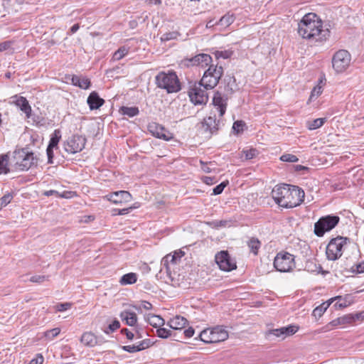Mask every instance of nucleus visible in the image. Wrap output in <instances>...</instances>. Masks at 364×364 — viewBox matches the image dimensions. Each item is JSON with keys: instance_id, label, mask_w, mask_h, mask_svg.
I'll list each match as a JSON object with an SVG mask.
<instances>
[{"instance_id": "obj_1", "label": "nucleus", "mask_w": 364, "mask_h": 364, "mask_svg": "<svg viewBox=\"0 0 364 364\" xmlns=\"http://www.w3.org/2000/svg\"><path fill=\"white\" fill-rule=\"evenodd\" d=\"M329 30L323 28V22L314 13L304 15L298 23V33L303 38L312 42L326 41L329 36Z\"/></svg>"}, {"instance_id": "obj_2", "label": "nucleus", "mask_w": 364, "mask_h": 364, "mask_svg": "<svg viewBox=\"0 0 364 364\" xmlns=\"http://www.w3.org/2000/svg\"><path fill=\"white\" fill-rule=\"evenodd\" d=\"M272 196L279 206L291 208L299 205L304 201V191L296 186L282 184L272 189Z\"/></svg>"}, {"instance_id": "obj_3", "label": "nucleus", "mask_w": 364, "mask_h": 364, "mask_svg": "<svg viewBox=\"0 0 364 364\" xmlns=\"http://www.w3.org/2000/svg\"><path fill=\"white\" fill-rule=\"evenodd\" d=\"M223 81L225 83L224 87L225 94L222 95V94L218 91L215 93L213 100V104L219 112L220 117L223 116L225 113L228 95L233 92V87L235 86V80L232 77H225Z\"/></svg>"}, {"instance_id": "obj_4", "label": "nucleus", "mask_w": 364, "mask_h": 364, "mask_svg": "<svg viewBox=\"0 0 364 364\" xmlns=\"http://www.w3.org/2000/svg\"><path fill=\"white\" fill-rule=\"evenodd\" d=\"M156 84L158 87L166 90L168 93L177 92L181 90L179 80L174 72L159 73L156 76Z\"/></svg>"}, {"instance_id": "obj_5", "label": "nucleus", "mask_w": 364, "mask_h": 364, "mask_svg": "<svg viewBox=\"0 0 364 364\" xmlns=\"http://www.w3.org/2000/svg\"><path fill=\"white\" fill-rule=\"evenodd\" d=\"M223 74L222 66L210 65L208 69L204 73L200 81V85L205 90L214 88L219 82Z\"/></svg>"}, {"instance_id": "obj_6", "label": "nucleus", "mask_w": 364, "mask_h": 364, "mask_svg": "<svg viewBox=\"0 0 364 364\" xmlns=\"http://www.w3.org/2000/svg\"><path fill=\"white\" fill-rule=\"evenodd\" d=\"M199 337L205 343H219L228 339V333L223 326H218L202 331Z\"/></svg>"}, {"instance_id": "obj_7", "label": "nucleus", "mask_w": 364, "mask_h": 364, "mask_svg": "<svg viewBox=\"0 0 364 364\" xmlns=\"http://www.w3.org/2000/svg\"><path fill=\"white\" fill-rule=\"evenodd\" d=\"M294 256L287 252H280L274 259V267L280 272H289L295 267Z\"/></svg>"}, {"instance_id": "obj_8", "label": "nucleus", "mask_w": 364, "mask_h": 364, "mask_svg": "<svg viewBox=\"0 0 364 364\" xmlns=\"http://www.w3.org/2000/svg\"><path fill=\"white\" fill-rule=\"evenodd\" d=\"M340 218L337 215H328L321 217L314 224V233L318 237H322L325 232L333 229L339 223Z\"/></svg>"}, {"instance_id": "obj_9", "label": "nucleus", "mask_w": 364, "mask_h": 364, "mask_svg": "<svg viewBox=\"0 0 364 364\" xmlns=\"http://www.w3.org/2000/svg\"><path fill=\"white\" fill-rule=\"evenodd\" d=\"M348 238L343 237H337L333 238L326 247V254L328 259L336 260L341 257L343 254V246L347 244Z\"/></svg>"}, {"instance_id": "obj_10", "label": "nucleus", "mask_w": 364, "mask_h": 364, "mask_svg": "<svg viewBox=\"0 0 364 364\" xmlns=\"http://www.w3.org/2000/svg\"><path fill=\"white\" fill-rule=\"evenodd\" d=\"M14 158L16 160V168L21 171L28 170L34 164L35 160L33 154L24 149L16 150L14 152Z\"/></svg>"}, {"instance_id": "obj_11", "label": "nucleus", "mask_w": 364, "mask_h": 364, "mask_svg": "<svg viewBox=\"0 0 364 364\" xmlns=\"http://www.w3.org/2000/svg\"><path fill=\"white\" fill-rule=\"evenodd\" d=\"M350 60V55L347 50H340L333 57V68L337 73H342L349 66Z\"/></svg>"}, {"instance_id": "obj_12", "label": "nucleus", "mask_w": 364, "mask_h": 364, "mask_svg": "<svg viewBox=\"0 0 364 364\" xmlns=\"http://www.w3.org/2000/svg\"><path fill=\"white\" fill-rule=\"evenodd\" d=\"M85 137L75 134L64 143V148L68 153L73 154L81 151L85 148Z\"/></svg>"}, {"instance_id": "obj_13", "label": "nucleus", "mask_w": 364, "mask_h": 364, "mask_svg": "<svg viewBox=\"0 0 364 364\" xmlns=\"http://www.w3.org/2000/svg\"><path fill=\"white\" fill-rule=\"evenodd\" d=\"M200 83L195 84L188 91L191 101L194 105H205L208 100L207 90L202 89Z\"/></svg>"}, {"instance_id": "obj_14", "label": "nucleus", "mask_w": 364, "mask_h": 364, "mask_svg": "<svg viewBox=\"0 0 364 364\" xmlns=\"http://www.w3.org/2000/svg\"><path fill=\"white\" fill-rule=\"evenodd\" d=\"M215 262L219 268L225 272H230L236 269V262L232 259L228 251H221L215 255Z\"/></svg>"}, {"instance_id": "obj_15", "label": "nucleus", "mask_w": 364, "mask_h": 364, "mask_svg": "<svg viewBox=\"0 0 364 364\" xmlns=\"http://www.w3.org/2000/svg\"><path fill=\"white\" fill-rule=\"evenodd\" d=\"M149 132L155 137L169 141L173 138V135L162 125L156 122H151L147 126Z\"/></svg>"}, {"instance_id": "obj_16", "label": "nucleus", "mask_w": 364, "mask_h": 364, "mask_svg": "<svg viewBox=\"0 0 364 364\" xmlns=\"http://www.w3.org/2000/svg\"><path fill=\"white\" fill-rule=\"evenodd\" d=\"M105 198L114 204H122L132 200V195L126 191H119L108 194Z\"/></svg>"}, {"instance_id": "obj_17", "label": "nucleus", "mask_w": 364, "mask_h": 364, "mask_svg": "<svg viewBox=\"0 0 364 364\" xmlns=\"http://www.w3.org/2000/svg\"><path fill=\"white\" fill-rule=\"evenodd\" d=\"M61 139V132L60 129H55L50 136V139L48 146L46 149V154L48 156V163L53 164V149L58 148V144Z\"/></svg>"}, {"instance_id": "obj_18", "label": "nucleus", "mask_w": 364, "mask_h": 364, "mask_svg": "<svg viewBox=\"0 0 364 364\" xmlns=\"http://www.w3.org/2000/svg\"><path fill=\"white\" fill-rule=\"evenodd\" d=\"M218 123L215 119V116H210L205 118L202 122V129L203 132L207 134L208 137H210L213 134H215L218 130Z\"/></svg>"}, {"instance_id": "obj_19", "label": "nucleus", "mask_w": 364, "mask_h": 364, "mask_svg": "<svg viewBox=\"0 0 364 364\" xmlns=\"http://www.w3.org/2000/svg\"><path fill=\"white\" fill-rule=\"evenodd\" d=\"M11 103L16 105L20 109L26 114V118H30L31 115V107L26 97L14 95L11 98Z\"/></svg>"}, {"instance_id": "obj_20", "label": "nucleus", "mask_w": 364, "mask_h": 364, "mask_svg": "<svg viewBox=\"0 0 364 364\" xmlns=\"http://www.w3.org/2000/svg\"><path fill=\"white\" fill-rule=\"evenodd\" d=\"M186 60L188 62L187 63L188 65L205 67L212 62V58L208 54L201 53Z\"/></svg>"}, {"instance_id": "obj_21", "label": "nucleus", "mask_w": 364, "mask_h": 364, "mask_svg": "<svg viewBox=\"0 0 364 364\" xmlns=\"http://www.w3.org/2000/svg\"><path fill=\"white\" fill-rule=\"evenodd\" d=\"M297 330L298 328L296 326L290 325L280 328L272 329L269 331V334L284 339L287 336L294 334Z\"/></svg>"}, {"instance_id": "obj_22", "label": "nucleus", "mask_w": 364, "mask_h": 364, "mask_svg": "<svg viewBox=\"0 0 364 364\" xmlns=\"http://www.w3.org/2000/svg\"><path fill=\"white\" fill-rule=\"evenodd\" d=\"M167 325L173 330H182L188 325V320L181 316H176L171 318Z\"/></svg>"}, {"instance_id": "obj_23", "label": "nucleus", "mask_w": 364, "mask_h": 364, "mask_svg": "<svg viewBox=\"0 0 364 364\" xmlns=\"http://www.w3.org/2000/svg\"><path fill=\"white\" fill-rule=\"evenodd\" d=\"M87 102L91 110L99 109L105 103V100L93 91L87 97Z\"/></svg>"}, {"instance_id": "obj_24", "label": "nucleus", "mask_w": 364, "mask_h": 364, "mask_svg": "<svg viewBox=\"0 0 364 364\" xmlns=\"http://www.w3.org/2000/svg\"><path fill=\"white\" fill-rule=\"evenodd\" d=\"M120 318L124 321L126 324L130 326H134L137 322L136 314L131 311H123L120 314Z\"/></svg>"}, {"instance_id": "obj_25", "label": "nucleus", "mask_w": 364, "mask_h": 364, "mask_svg": "<svg viewBox=\"0 0 364 364\" xmlns=\"http://www.w3.org/2000/svg\"><path fill=\"white\" fill-rule=\"evenodd\" d=\"M73 85L82 89H88L90 86V80L87 77H80L77 75H73L71 79Z\"/></svg>"}, {"instance_id": "obj_26", "label": "nucleus", "mask_w": 364, "mask_h": 364, "mask_svg": "<svg viewBox=\"0 0 364 364\" xmlns=\"http://www.w3.org/2000/svg\"><path fill=\"white\" fill-rule=\"evenodd\" d=\"M234 21L235 17L233 15L227 14L222 16L218 21H217V25L218 27H219V30H222L232 24Z\"/></svg>"}, {"instance_id": "obj_27", "label": "nucleus", "mask_w": 364, "mask_h": 364, "mask_svg": "<svg viewBox=\"0 0 364 364\" xmlns=\"http://www.w3.org/2000/svg\"><path fill=\"white\" fill-rule=\"evenodd\" d=\"M81 342L87 346H94L97 344V338L94 333L91 332H85L82 334Z\"/></svg>"}, {"instance_id": "obj_28", "label": "nucleus", "mask_w": 364, "mask_h": 364, "mask_svg": "<svg viewBox=\"0 0 364 364\" xmlns=\"http://www.w3.org/2000/svg\"><path fill=\"white\" fill-rule=\"evenodd\" d=\"M146 320L150 325L155 328L161 327L165 323L164 320L160 316L155 314H148Z\"/></svg>"}, {"instance_id": "obj_29", "label": "nucleus", "mask_w": 364, "mask_h": 364, "mask_svg": "<svg viewBox=\"0 0 364 364\" xmlns=\"http://www.w3.org/2000/svg\"><path fill=\"white\" fill-rule=\"evenodd\" d=\"M137 280V275L135 273L130 272L128 274H124L120 280L119 283L122 285H127L134 284Z\"/></svg>"}, {"instance_id": "obj_30", "label": "nucleus", "mask_w": 364, "mask_h": 364, "mask_svg": "<svg viewBox=\"0 0 364 364\" xmlns=\"http://www.w3.org/2000/svg\"><path fill=\"white\" fill-rule=\"evenodd\" d=\"M156 335L157 336L161 338H167L171 337L173 338V340L178 341V339L176 338V333H173L171 330L166 329L165 328L159 327V328H157Z\"/></svg>"}, {"instance_id": "obj_31", "label": "nucleus", "mask_w": 364, "mask_h": 364, "mask_svg": "<svg viewBox=\"0 0 364 364\" xmlns=\"http://www.w3.org/2000/svg\"><path fill=\"white\" fill-rule=\"evenodd\" d=\"M9 156L7 154L0 155V174L8 173L9 168H8Z\"/></svg>"}, {"instance_id": "obj_32", "label": "nucleus", "mask_w": 364, "mask_h": 364, "mask_svg": "<svg viewBox=\"0 0 364 364\" xmlns=\"http://www.w3.org/2000/svg\"><path fill=\"white\" fill-rule=\"evenodd\" d=\"M354 318L350 316H344L343 317L338 318L335 320H333L330 324L333 326H336L341 324L349 323L353 322V319Z\"/></svg>"}, {"instance_id": "obj_33", "label": "nucleus", "mask_w": 364, "mask_h": 364, "mask_svg": "<svg viewBox=\"0 0 364 364\" xmlns=\"http://www.w3.org/2000/svg\"><path fill=\"white\" fill-rule=\"evenodd\" d=\"M121 111L124 115H127L130 117L136 116L139 112L136 107H122Z\"/></svg>"}, {"instance_id": "obj_34", "label": "nucleus", "mask_w": 364, "mask_h": 364, "mask_svg": "<svg viewBox=\"0 0 364 364\" xmlns=\"http://www.w3.org/2000/svg\"><path fill=\"white\" fill-rule=\"evenodd\" d=\"M326 122V118H318L307 122V127L310 130L316 129L321 127Z\"/></svg>"}, {"instance_id": "obj_35", "label": "nucleus", "mask_w": 364, "mask_h": 364, "mask_svg": "<svg viewBox=\"0 0 364 364\" xmlns=\"http://www.w3.org/2000/svg\"><path fill=\"white\" fill-rule=\"evenodd\" d=\"M129 49L124 46L120 47L113 55L114 60H119L127 55Z\"/></svg>"}, {"instance_id": "obj_36", "label": "nucleus", "mask_w": 364, "mask_h": 364, "mask_svg": "<svg viewBox=\"0 0 364 364\" xmlns=\"http://www.w3.org/2000/svg\"><path fill=\"white\" fill-rule=\"evenodd\" d=\"M248 247L255 255H257L260 247V242L257 239L252 237L248 242Z\"/></svg>"}, {"instance_id": "obj_37", "label": "nucleus", "mask_w": 364, "mask_h": 364, "mask_svg": "<svg viewBox=\"0 0 364 364\" xmlns=\"http://www.w3.org/2000/svg\"><path fill=\"white\" fill-rule=\"evenodd\" d=\"M242 155L245 156V160H250L256 157L259 152L256 149H243L242 151Z\"/></svg>"}, {"instance_id": "obj_38", "label": "nucleus", "mask_w": 364, "mask_h": 364, "mask_svg": "<svg viewBox=\"0 0 364 364\" xmlns=\"http://www.w3.org/2000/svg\"><path fill=\"white\" fill-rule=\"evenodd\" d=\"M330 306L329 301L327 303H323L319 306H317L313 311L315 316H321L326 311L328 307Z\"/></svg>"}, {"instance_id": "obj_39", "label": "nucleus", "mask_w": 364, "mask_h": 364, "mask_svg": "<svg viewBox=\"0 0 364 364\" xmlns=\"http://www.w3.org/2000/svg\"><path fill=\"white\" fill-rule=\"evenodd\" d=\"M120 327V323L118 320H114L110 323L107 327H106L103 331L106 334H109L117 330Z\"/></svg>"}, {"instance_id": "obj_40", "label": "nucleus", "mask_w": 364, "mask_h": 364, "mask_svg": "<svg viewBox=\"0 0 364 364\" xmlns=\"http://www.w3.org/2000/svg\"><path fill=\"white\" fill-rule=\"evenodd\" d=\"M184 255V252H182V251H179L178 252H176L174 253V255H166L165 257V262H168L170 261L172 262V263H174L176 264L178 261V259H181L183 256Z\"/></svg>"}, {"instance_id": "obj_41", "label": "nucleus", "mask_w": 364, "mask_h": 364, "mask_svg": "<svg viewBox=\"0 0 364 364\" xmlns=\"http://www.w3.org/2000/svg\"><path fill=\"white\" fill-rule=\"evenodd\" d=\"M333 300H337V301L336 302V304L334 305L336 307H338V308L341 309V308L346 307L348 305L347 301H346V300L343 299L342 298V296H336V297H335L333 299H330L329 300L330 304H331V302Z\"/></svg>"}, {"instance_id": "obj_42", "label": "nucleus", "mask_w": 364, "mask_h": 364, "mask_svg": "<svg viewBox=\"0 0 364 364\" xmlns=\"http://www.w3.org/2000/svg\"><path fill=\"white\" fill-rule=\"evenodd\" d=\"M305 269L308 272H319V269H321L320 266H317L316 263H314L313 261H308L306 263Z\"/></svg>"}, {"instance_id": "obj_43", "label": "nucleus", "mask_w": 364, "mask_h": 364, "mask_svg": "<svg viewBox=\"0 0 364 364\" xmlns=\"http://www.w3.org/2000/svg\"><path fill=\"white\" fill-rule=\"evenodd\" d=\"M200 164L201 169L205 173H210L213 169H214L213 166L215 164L211 161L204 162L202 160H200Z\"/></svg>"}, {"instance_id": "obj_44", "label": "nucleus", "mask_w": 364, "mask_h": 364, "mask_svg": "<svg viewBox=\"0 0 364 364\" xmlns=\"http://www.w3.org/2000/svg\"><path fill=\"white\" fill-rule=\"evenodd\" d=\"M48 276L46 275H34L31 277L29 281L33 283L41 284L46 280H48Z\"/></svg>"}, {"instance_id": "obj_45", "label": "nucleus", "mask_w": 364, "mask_h": 364, "mask_svg": "<svg viewBox=\"0 0 364 364\" xmlns=\"http://www.w3.org/2000/svg\"><path fill=\"white\" fill-rule=\"evenodd\" d=\"M232 52L230 50H222V51H216L215 53V56L217 59L223 58L228 59L231 57Z\"/></svg>"}, {"instance_id": "obj_46", "label": "nucleus", "mask_w": 364, "mask_h": 364, "mask_svg": "<svg viewBox=\"0 0 364 364\" xmlns=\"http://www.w3.org/2000/svg\"><path fill=\"white\" fill-rule=\"evenodd\" d=\"M280 160L286 162H297L299 159L295 155L291 154H285L281 156Z\"/></svg>"}, {"instance_id": "obj_47", "label": "nucleus", "mask_w": 364, "mask_h": 364, "mask_svg": "<svg viewBox=\"0 0 364 364\" xmlns=\"http://www.w3.org/2000/svg\"><path fill=\"white\" fill-rule=\"evenodd\" d=\"M13 198V196L11 193L4 195L0 198V210L9 204Z\"/></svg>"}, {"instance_id": "obj_48", "label": "nucleus", "mask_w": 364, "mask_h": 364, "mask_svg": "<svg viewBox=\"0 0 364 364\" xmlns=\"http://www.w3.org/2000/svg\"><path fill=\"white\" fill-rule=\"evenodd\" d=\"M178 34L177 32H168L166 33H164L161 37V41H168L170 40L176 39L177 38Z\"/></svg>"}, {"instance_id": "obj_49", "label": "nucleus", "mask_w": 364, "mask_h": 364, "mask_svg": "<svg viewBox=\"0 0 364 364\" xmlns=\"http://www.w3.org/2000/svg\"><path fill=\"white\" fill-rule=\"evenodd\" d=\"M228 181H223L219 185L216 186L213 191V195H219L223 193L224 188L228 186Z\"/></svg>"}, {"instance_id": "obj_50", "label": "nucleus", "mask_w": 364, "mask_h": 364, "mask_svg": "<svg viewBox=\"0 0 364 364\" xmlns=\"http://www.w3.org/2000/svg\"><path fill=\"white\" fill-rule=\"evenodd\" d=\"M60 332V328H55L51 330H49L46 332L45 336L48 338L50 340L53 339L55 337H56Z\"/></svg>"}, {"instance_id": "obj_51", "label": "nucleus", "mask_w": 364, "mask_h": 364, "mask_svg": "<svg viewBox=\"0 0 364 364\" xmlns=\"http://www.w3.org/2000/svg\"><path fill=\"white\" fill-rule=\"evenodd\" d=\"M245 123L242 121H236L234 122L232 129L236 133H240L243 131Z\"/></svg>"}, {"instance_id": "obj_52", "label": "nucleus", "mask_w": 364, "mask_h": 364, "mask_svg": "<svg viewBox=\"0 0 364 364\" xmlns=\"http://www.w3.org/2000/svg\"><path fill=\"white\" fill-rule=\"evenodd\" d=\"M353 272L363 273L364 272V262L353 265L352 267Z\"/></svg>"}, {"instance_id": "obj_53", "label": "nucleus", "mask_w": 364, "mask_h": 364, "mask_svg": "<svg viewBox=\"0 0 364 364\" xmlns=\"http://www.w3.org/2000/svg\"><path fill=\"white\" fill-rule=\"evenodd\" d=\"M71 307V304L68 302L60 303L56 305V309L58 311H64L69 309Z\"/></svg>"}, {"instance_id": "obj_54", "label": "nucleus", "mask_w": 364, "mask_h": 364, "mask_svg": "<svg viewBox=\"0 0 364 364\" xmlns=\"http://www.w3.org/2000/svg\"><path fill=\"white\" fill-rule=\"evenodd\" d=\"M122 348L123 350L131 353L139 352L138 351L139 348H136V344L129 345V346H123L122 347Z\"/></svg>"}, {"instance_id": "obj_55", "label": "nucleus", "mask_w": 364, "mask_h": 364, "mask_svg": "<svg viewBox=\"0 0 364 364\" xmlns=\"http://www.w3.org/2000/svg\"><path fill=\"white\" fill-rule=\"evenodd\" d=\"M132 209V207H129L128 208L123 209H114V215H126L129 213V211Z\"/></svg>"}, {"instance_id": "obj_56", "label": "nucleus", "mask_w": 364, "mask_h": 364, "mask_svg": "<svg viewBox=\"0 0 364 364\" xmlns=\"http://www.w3.org/2000/svg\"><path fill=\"white\" fill-rule=\"evenodd\" d=\"M43 356L41 354L37 355L36 358L32 359L29 364H42L43 363Z\"/></svg>"}, {"instance_id": "obj_57", "label": "nucleus", "mask_w": 364, "mask_h": 364, "mask_svg": "<svg viewBox=\"0 0 364 364\" xmlns=\"http://www.w3.org/2000/svg\"><path fill=\"white\" fill-rule=\"evenodd\" d=\"M322 92L321 87H316L314 88L311 93L310 98L312 99L314 97H318Z\"/></svg>"}, {"instance_id": "obj_58", "label": "nucleus", "mask_w": 364, "mask_h": 364, "mask_svg": "<svg viewBox=\"0 0 364 364\" xmlns=\"http://www.w3.org/2000/svg\"><path fill=\"white\" fill-rule=\"evenodd\" d=\"M121 333L122 334H124L127 336V339L130 341L133 340L134 338V334L127 328L122 329Z\"/></svg>"}, {"instance_id": "obj_59", "label": "nucleus", "mask_w": 364, "mask_h": 364, "mask_svg": "<svg viewBox=\"0 0 364 364\" xmlns=\"http://www.w3.org/2000/svg\"><path fill=\"white\" fill-rule=\"evenodd\" d=\"M11 41H4L0 43V52L8 50L11 48Z\"/></svg>"}, {"instance_id": "obj_60", "label": "nucleus", "mask_w": 364, "mask_h": 364, "mask_svg": "<svg viewBox=\"0 0 364 364\" xmlns=\"http://www.w3.org/2000/svg\"><path fill=\"white\" fill-rule=\"evenodd\" d=\"M349 316H353L354 318L353 319V321H355V320H363L364 319V311L356 313L355 314H350Z\"/></svg>"}, {"instance_id": "obj_61", "label": "nucleus", "mask_w": 364, "mask_h": 364, "mask_svg": "<svg viewBox=\"0 0 364 364\" xmlns=\"http://www.w3.org/2000/svg\"><path fill=\"white\" fill-rule=\"evenodd\" d=\"M183 334L186 338H191L194 335V329L192 327H189L183 331Z\"/></svg>"}, {"instance_id": "obj_62", "label": "nucleus", "mask_w": 364, "mask_h": 364, "mask_svg": "<svg viewBox=\"0 0 364 364\" xmlns=\"http://www.w3.org/2000/svg\"><path fill=\"white\" fill-rule=\"evenodd\" d=\"M202 180H203V182L207 185H212V184L215 183V178L213 177H210V176H204Z\"/></svg>"}, {"instance_id": "obj_63", "label": "nucleus", "mask_w": 364, "mask_h": 364, "mask_svg": "<svg viewBox=\"0 0 364 364\" xmlns=\"http://www.w3.org/2000/svg\"><path fill=\"white\" fill-rule=\"evenodd\" d=\"M59 194H60V193L55 190L46 191L43 193V195L46 196H50L54 195L57 197H59Z\"/></svg>"}, {"instance_id": "obj_64", "label": "nucleus", "mask_w": 364, "mask_h": 364, "mask_svg": "<svg viewBox=\"0 0 364 364\" xmlns=\"http://www.w3.org/2000/svg\"><path fill=\"white\" fill-rule=\"evenodd\" d=\"M141 306L144 309H146V310H150L153 307L152 304L150 302L146 301H142Z\"/></svg>"}]
</instances>
